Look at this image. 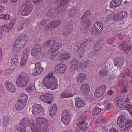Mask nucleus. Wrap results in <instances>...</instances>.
<instances>
[{
    "label": "nucleus",
    "instance_id": "nucleus-1",
    "mask_svg": "<svg viewBox=\"0 0 132 132\" xmlns=\"http://www.w3.org/2000/svg\"><path fill=\"white\" fill-rule=\"evenodd\" d=\"M47 78L44 79L43 83L47 89H50L53 90L56 89L58 87V84L57 79L55 77L52 78L51 80L47 79Z\"/></svg>",
    "mask_w": 132,
    "mask_h": 132
},
{
    "label": "nucleus",
    "instance_id": "nucleus-2",
    "mask_svg": "<svg viewBox=\"0 0 132 132\" xmlns=\"http://www.w3.org/2000/svg\"><path fill=\"white\" fill-rule=\"evenodd\" d=\"M29 78L28 76L20 75L17 78L16 81L17 85L20 87L26 86L29 82Z\"/></svg>",
    "mask_w": 132,
    "mask_h": 132
},
{
    "label": "nucleus",
    "instance_id": "nucleus-3",
    "mask_svg": "<svg viewBox=\"0 0 132 132\" xmlns=\"http://www.w3.org/2000/svg\"><path fill=\"white\" fill-rule=\"evenodd\" d=\"M30 122L28 119L26 117H23L21 120L17 129L21 132H26V129L25 126H28L30 125Z\"/></svg>",
    "mask_w": 132,
    "mask_h": 132
},
{
    "label": "nucleus",
    "instance_id": "nucleus-4",
    "mask_svg": "<svg viewBox=\"0 0 132 132\" xmlns=\"http://www.w3.org/2000/svg\"><path fill=\"white\" fill-rule=\"evenodd\" d=\"M103 25L102 23L96 22L92 28L90 32L93 34H99L103 30Z\"/></svg>",
    "mask_w": 132,
    "mask_h": 132
},
{
    "label": "nucleus",
    "instance_id": "nucleus-5",
    "mask_svg": "<svg viewBox=\"0 0 132 132\" xmlns=\"http://www.w3.org/2000/svg\"><path fill=\"white\" fill-rule=\"evenodd\" d=\"M36 122L38 126L43 127L44 129H47L49 125L47 120L42 117L37 118L36 119Z\"/></svg>",
    "mask_w": 132,
    "mask_h": 132
},
{
    "label": "nucleus",
    "instance_id": "nucleus-6",
    "mask_svg": "<svg viewBox=\"0 0 132 132\" xmlns=\"http://www.w3.org/2000/svg\"><path fill=\"white\" fill-rule=\"evenodd\" d=\"M32 112L34 115L42 114L44 112V110L42 105L39 104H34L32 106Z\"/></svg>",
    "mask_w": 132,
    "mask_h": 132
},
{
    "label": "nucleus",
    "instance_id": "nucleus-7",
    "mask_svg": "<svg viewBox=\"0 0 132 132\" xmlns=\"http://www.w3.org/2000/svg\"><path fill=\"white\" fill-rule=\"evenodd\" d=\"M73 86H71L70 87V90L69 91L64 92L61 94V96L63 98H69L72 97L75 94V92L74 90L76 87L75 83L73 84Z\"/></svg>",
    "mask_w": 132,
    "mask_h": 132
},
{
    "label": "nucleus",
    "instance_id": "nucleus-8",
    "mask_svg": "<svg viewBox=\"0 0 132 132\" xmlns=\"http://www.w3.org/2000/svg\"><path fill=\"white\" fill-rule=\"evenodd\" d=\"M31 5L30 1L27 2L23 5L22 8L23 9L21 12V14L22 16L27 15L30 13L32 10V9L30 7Z\"/></svg>",
    "mask_w": 132,
    "mask_h": 132
},
{
    "label": "nucleus",
    "instance_id": "nucleus-9",
    "mask_svg": "<svg viewBox=\"0 0 132 132\" xmlns=\"http://www.w3.org/2000/svg\"><path fill=\"white\" fill-rule=\"evenodd\" d=\"M25 45L21 40V37H18L14 43L12 49L14 51H18L20 50Z\"/></svg>",
    "mask_w": 132,
    "mask_h": 132
},
{
    "label": "nucleus",
    "instance_id": "nucleus-10",
    "mask_svg": "<svg viewBox=\"0 0 132 132\" xmlns=\"http://www.w3.org/2000/svg\"><path fill=\"white\" fill-rule=\"evenodd\" d=\"M40 99L44 102L48 104H50L53 101L54 97L52 94L46 93L44 95H41L40 96Z\"/></svg>",
    "mask_w": 132,
    "mask_h": 132
},
{
    "label": "nucleus",
    "instance_id": "nucleus-11",
    "mask_svg": "<svg viewBox=\"0 0 132 132\" xmlns=\"http://www.w3.org/2000/svg\"><path fill=\"white\" fill-rule=\"evenodd\" d=\"M66 68L67 66L65 64L59 63L55 66L54 71L56 74H61L65 72Z\"/></svg>",
    "mask_w": 132,
    "mask_h": 132
},
{
    "label": "nucleus",
    "instance_id": "nucleus-12",
    "mask_svg": "<svg viewBox=\"0 0 132 132\" xmlns=\"http://www.w3.org/2000/svg\"><path fill=\"white\" fill-rule=\"evenodd\" d=\"M69 111H63L62 114L61 121L65 125L67 126L70 121V115Z\"/></svg>",
    "mask_w": 132,
    "mask_h": 132
},
{
    "label": "nucleus",
    "instance_id": "nucleus-13",
    "mask_svg": "<svg viewBox=\"0 0 132 132\" xmlns=\"http://www.w3.org/2000/svg\"><path fill=\"white\" fill-rule=\"evenodd\" d=\"M61 21L60 20L52 21L50 22L46 26V30H48L51 28L54 29H55L60 24Z\"/></svg>",
    "mask_w": 132,
    "mask_h": 132
},
{
    "label": "nucleus",
    "instance_id": "nucleus-14",
    "mask_svg": "<svg viewBox=\"0 0 132 132\" xmlns=\"http://www.w3.org/2000/svg\"><path fill=\"white\" fill-rule=\"evenodd\" d=\"M43 70V68L40 66V63L38 62L35 64V68L33 70L31 71L30 73L33 75H37L40 73Z\"/></svg>",
    "mask_w": 132,
    "mask_h": 132
},
{
    "label": "nucleus",
    "instance_id": "nucleus-15",
    "mask_svg": "<svg viewBox=\"0 0 132 132\" xmlns=\"http://www.w3.org/2000/svg\"><path fill=\"white\" fill-rule=\"evenodd\" d=\"M42 50V47L39 44L35 46L32 49L31 51V55L34 56H36L40 54Z\"/></svg>",
    "mask_w": 132,
    "mask_h": 132
},
{
    "label": "nucleus",
    "instance_id": "nucleus-16",
    "mask_svg": "<svg viewBox=\"0 0 132 132\" xmlns=\"http://www.w3.org/2000/svg\"><path fill=\"white\" fill-rule=\"evenodd\" d=\"M126 122V119L124 116H120L117 117V123L120 128H123L125 125Z\"/></svg>",
    "mask_w": 132,
    "mask_h": 132
},
{
    "label": "nucleus",
    "instance_id": "nucleus-17",
    "mask_svg": "<svg viewBox=\"0 0 132 132\" xmlns=\"http://www.w3.org/2000/svg\"><path fill=\"white\" fill-rule=\"evenodd\" d=\"M70 57L69 54L68 53L63 52L59 54L58 57V59L62 62L69 59Z\"/></svg>",
    "mask_w": 132,
    "mask_h": 132
},
{
    "label": "nucleus",
    "instance_id": "nucleus-18",
    "mask_svg": "<svg viewBox=\"0 0 132 132\" xmlns=\"http://www.w3.org/2000/svg\"><path fill=\"white\" fill-rule=\"evenodd\" d=\"M5 84L7 90L12 92H14L15 91V88L11 82L6 80L5 82Z\"/></svg>",
    "mask_w": 132,
    "mask_h": 132
},
{
    "label": "nucleus",
    "instance_id": "nucleus-19",
    "mask_svg": "<svg viewBox=\"0 0 132 132\" xmlns=\"http://www.w3.org/2000/svg\"><path fill=\"white\" fill-rule=\"evenodd\" d=\"M76 101L75 102V105L76 107L79 109L81 108H84L85 105V102L78 96L75 98Z\"/></svg>",
    "mask_w": 132,
    "mask_h": 132
},
{
    "label": "nucleus",
    "instance_id": "nucleus-20",
    "mask_svg": "<svg viewBox=\"0 0 132 132\" xmlns=\"http://www.w3.org/2000/svg\"><path fill=\"white\" fill-rule=\"evenodd\" d=\"M90 88L88 84H83L80 87V92L85 95L88 94Z\"/></svg>",
    "mask_w": 132,
    "mask_h": 132
},
{
    "label": "nucleus",
    "instance_id": "nucleus-21",
    "mask_svg": "<svg viewBox=\"0 0 132 132\" xmlns=\"http://www.w3.org/2000/svg\"><path fill=\"white\" fill-rule=\"evenodd\" d=\"M124 59L122 57L116 58L114 61V66H117L118 68H120L123 64Z\"/></svg>",
    "mask_w": 132,
    "mask_h": 132
},
{
    "label": "nucleus",
    "instance_id": "nucleus-22",
    "mask_svg": "<svg viewBox=\"0 0 132 132\" xmlns=\"http://www.w3.org/2000/svg\"><path fill=\"white\" fill-rule=\"evenodd\" d=\"M87 127V124L84 122H81L78 123L76 127V130L77 131H79L82 129L85 130Z\"/></svg>",
    "mask_w": 132,
    "mask_h": 132
},
{
    "label": "nucleus",
    "instance_id": "nucleus-23",
    "mask_svg": "<svg viewBox=\"0 0 132 132\" xmlns=\"http://www.w3.org/2000/svg\"><path fill=\"white\" fill-rule=\"evenodd\" d=\"M48 53L51 54V57L53 59L59 53V49H56L54 48V46H52L48 50Z\"/></svg>",
    "mask_w": 132,
    "mask_h": 132
},
{
    "label": "nucleus",
    "instance_id": "nucleus-24",
    "mask_svg": "<svg viewBox=\"0 0 132 132\" xmlns=\"http://www.w3.org/2000/svg\"><path fill=\"white\" fill-rule=\"evenodd\" d=\"M70 64L71 65L70 69L72 70H75L78 68L79 63L77 59H73L71 61Z\"/></svg>",
    "mask_w": 132,
    "mask_h": 132
},
{
    "label": "nucleus",
    "instance_id": "nucleus-25",
    "mask_svg": "<svg viewBox=\"0 0 132 132\" xmlns=\"http://www.w3.org/2000/svg\"><path fill=\"white\" fill-rule=\"evenodd\" d=\"M122 0H112L110 5V7L113 8L119 6L121 4Z\"/></svg>",
    "mask_w": 132,
    "mask_h": 132
},
{
    "label": "nucleus",
    "instance_id": "nucleus-26",
    "mask_svg": "<svg viewBox=\"0 0 132 132\" xmlns=\"http://www.w3.org/2000/svg\"><path fill=\"white\" fill-rule=\"evenodd\" d=\"M26 104V103L22 102V100H18L15 105L16 109L18 111L21 110L24 107Z\"/></svg>",
    "mask_w": 132,
    "mask_h": 132
},
{
    "label": "nucleus",
    "instance_id": "nucleus-27",
    "mask_svg": "<svg viewBox=\"0 0 132 132\" xmlns=\"http://www.w3.org/2000/svg\"><path fill=\"white\" fill-rule=\"evenodd\" d=\"M57 110L56 104H53L49 111V115L51 117H53L55 115Z\"/></svg>",
    "mask_w": 132,
    "mask_h": 132
},
{
    "label": "nucleus",
    "instance_id": "nucleus-28",
    "mask_svg": "<svg viewBox=\"0 0 132 132\" xmlns=\"http://www.w3.org/2000/svg\"><path fill=\"white\" fill-rule=\"evenodd\" d=\"M86 78V76L82 73H81L78 75L76 78L73 79L74 81H76V82L83 81Z\"/></svg>",
    "mask_w": 132,
    "mask_h": 132
},
{
    "label": "nucleus",
    "instance_id": "nucleus-29",
    "mask_svg": "<svg viewBox=\"0 0 132 132\" xmlns=\"http://www.w3.org/2000/svg\"><path fill=\"white\" fill-rule=\"evenodd\" d=\"M18 56L16 54H14L12 57L11 60V63L12 65H17L18 64Z\"/></svg>",
    "mask_w": 132,
    "mask_h": 132
},
{
    "label": "nucleus",
    "instance_id": "nucleus-30",
    "mask_svg": "<svg viewBox=\"0 0 132 132\" xmlns=\"http://www.w3.org/2000/svg\"><path fill=\"white\" fill-rule=\"evenodd\" d=\"M56 43L55 40H54L51 41V40H49L46 42L43 45L44 47L48 48L51 46H53Z\"/></svg>",
    "mask_w": 132,
    "mask_h": 132
},
{
    "label": "nucleus",
    "instance_id": "nucleus-31",
    "mask_svg": "<svg viewBox=\"0 0 132 132\" xmlns=\"http://www.w3.org/2000/svg\"><path fill=\"white\" fill-rule=\"evenodd\" d=\"M111 17L112 18L113 20L116 21H117L121 19L119 13L117 14L113 13L111 14Z\"/></svg>",
    "mask_w": 132,
    "mask_h": 132
},
{
    "label": "nucleus",
    "instance_id": "nucleus-32",
    "mask_svg": "<svg viewBox=\"0 0 132 132\" xmlns=\"http://www.w3.org/2000/svg\"><path fill=\"white\" fill-rule=\"evenodd\" d=\"M20 96V100H22L25 103H26L28 100L27 95L24 93H22L19 95Z\"/></svg>",
    "mask_w": 132,
    "mask_h": 132
},
{
    "label": "nucleus",
    "instance_id": "nucleus-33",
    "mask_svg": "<svg viewBox=\"0 0 132 132\" xmlns=\"http://www.w3.org/2000/svg\"><path fill=\"white\" fill-rule=\"evenodd\" d=\"M97 89L103 96L106 90V85L105 84H104L102 85L101 86Z\"/></svg>",
    "mask_w": 132,
    "mask_h": 132
},
{
    "label": "nucleus",
    "instance_id": "nucleus-34",
    "mask_svg": "<svg viewBox=\"0 0 132 132\" xmlns=\"http://www.w3.org/2000/svg\"><path fill=\"white\" fill-rule=\"evenodd\" d=\"M10 15L8 14H2L0 15V18L2 20L8 21L10 19Z\"/></svg>",
    "mask_w": 132,
    "mask_h": 132
},
{
    "label": "nucleus",
    "instance_id": "nucleus-35",
    "mask_svg": "<svg viewBox=\"0 0 132 132\" xmlns=\"http://www.w3.org/2000/svg\"><path fill=\"white\" fill-rule=\"evenodd\" d=\"M132 126V122L130 119H128L127 120L126 124L125 127V129L128 130Z\"/></svg>",
    "mask_w": 132,
    "mask_h": 132
},
{
    "label": "nucleus",
    "instance_id": "nucleus-36",
    "mask_svg": "<svg viewBox=\"0 0 132 132\" xmlns=\"http://www.w3.org/2000/svg\"><path fill=\"white\" fill-rule=\"evenodd\" d=\"M35 88L33 84H29L26 87V90L28 92H30L33 91Z\"/></svg>",
    "mask_w": 132,
    "mask_h": 132
},
{
    "label": "nucleus",
    "instance_id": "nucleus-37",
    "mask_svg": "<svg viewBox=\"0 0 132 132\" xmlns=\"http://www.w3.org/2000/svg\"><path fill=\"white\" fill-rule=\"evenodd\" d=\"M21 37V40L23 41V43L25 44V45L28 42V37L27 35H23L20 37Z\"/></svg>",
    "mask_w": 132,
    "mask_h": 132
},
{
    "label": "nucleus",
    "instance_id": "nucleus-38",
    "mask_svg": "<svg viewBox=\"0 0 132 132\" xmlns=\"http://www.w3.org/2000/svg\"><path fill=\"white\" fill-rule=\"evenodd\" d=\"M27 59L28 58L24 57V56H22L20 62V65L24 66L26 63Z\"/></svg>",
    "mask_w": 132,
    "mask_h": 132
},
{
    "label": "nucleus",
    "instance_id": "nucleus-39",
    "mask_svg": "<svg viewBox=\"0 0 132 132\" xmlns=\"http://www.w3.org/2000/svg\"><path fill=\"white\" fill-rule=\"evenodd\" d=\"M77 12V11L75 8H73L71 9L69 13V16H67L68 18H70L73 16Z\"/></svg>",
    "mask_w": 132,
    "mask_h": 132
},
{
    "label": "nucleus",
    "instance_id": "nucleus-40",
    "mask_svg": "<svg viewBox=\"0 0 132 132\" xmlns=\"http://www.w3.org/2000/svg\"><path fill=\"white\" fill-rule=\"evenodd\" d=\"M97 89H96L94 91L95 96L98 98L101 97L103 96V95Z\"/></svg>",
    "mask_w": 132,
    "mask_h": 132
},
{
    "label": "nucleus",
    "instance_id": "nucleus-41",
    "mask_svg": "<svg viewBox=\"0 0 132 132\" xmlns=\"http://www.w3.org/2000/svg\"><path fill=\"white\" fill-rule=\"evenodd\" d=\"M121 19L127 18L128 16L127 13L126 11H123L119 13Z\"/></svg>",
    "mask_w": 132,
    "mask_h": 132
},
{
    "label": "nucleus",
    "instance_id": "nucleus-42",
    "mask_svg": "<svg viewBox=\"0 0 132 132\" xmlns=\"http://www.w3.org/2000/svg\"><path fill=\"white\" fill-rule=\"evenodd\" d=\"M103 42H101L100 43L96 44L94 47V49L96 51L100 50L101 47L102 46Z\"/></svg>",
    "mask_w": 132,
    "mask_h": 132
},
{
    "label": "nucleus",
    "instance_id": "nucleus-43",
    "mask_svg": "<svg viewBox=\"0 0 132 132\" xmlns=\"http://www.w3.org/2000/svg\"><path fill=\"white\" fill-rule=\"evenodd\" d=\"M98 74L102 76H104L107 74L106 70L104 67L103 69L100 70L98 72Z\"/></svg>",
    "mask_w": 132,
    "mask_h": 132
},
{
    "label": "nucleus",
    "instance_id": "nucleus-44",
    "mask_svg": "<svg viewBox=\"0 0 132 132\" xmlns=\"http://www.w3.org/2000/svg\"><path fill=\"white\" fill-rule=\"evenodd\" d=\"M101 111V109L98 107H96L93 110L92 113L94 115H96L100 113Z\"/></svg>",
    "mask_w": 132,
    "mask_h": 132
},
{
    "label": "nucleus",
    "instance_id": "nucleus-45",
    "mask_svg": "<svg viewBox=\"0 0 132 132\" xmlns=\"http://www.w3.org/2000/svg\"><path fill=\"white\" fill-rule=\"evenodd\" d=\"M29 53V49L28 48H26L24 50L23 54L22 56H24V57L28 58V54Z\"/></svg>",
    "mask_w": 132,
    "mask_h": 132
},
{
    "label": "nucleus",
    "instance_id": "nucleus-46",
    "mask_svg": "<svg viewBox=\"0 0 132 132\" xmlns=\"http://www.w3.org/2000/svg\"><path fill=\"white\" fill-rule=\"evenodd\" d=\"M69 2V0H62L61 2L60 3V5L58 6L57 7V9H58L59 7L62 6H64L68 3Z\"/></svg>",
    "mask_w": 132,
    "mask_h": 132
},
{
    "label": "nucleus",
    "instance_id": "nucleus-47",
    "mask_svg": "<svg viewBox=\"0 0 132 132\" xmlns=\"http://www.w3.org/2000/svg\"><path fill=\"white\" fill-rule=\"evenodd\" d=\"M125 108L128 111L130 114L132 115V106L129 104H127L125 106Z\"/></svg>",
    "mask_w": 132,
    "mask_h": 132
},
{
    "label": "nucleus",
    "instance_id": "nucleus-48",
    "mask_svg": "<svg viewBox=\"0 0 132 132\" xmlns=\"http://www.w3.org/2000/svg\"><path fill=\"white\" fill-rule=\"evenodd\" d=\"M15 21V20L14 19H12L9 22L8 26L11 28L12 29Z\"/></svg>",
    "mask_w": 132,
    "mask_h": 132
},
{
    "label": "nucleus",
    "instance_id": "nucleus-49",
    "mask_svg": "<svg viewBox=\"0 0 132 132\" xmlns=\"http://www.w3.org/2000/svg\"><path fill=\"white\" fill-rule=\"evenodd\" d=\"M83 23L84 24V27H88L91 24L90 20H85Z\"/></svg>",
    "mask_w": 132,
    "mask_h": 132
},
{
    "label": "nucleus",
    "instance_id": "nucleus-50",
    "mask_svg": "<svg viewBox=\"0 0 132 132\" xmlns=\"http://www.w3.org/2000/svg\"><path fill=\"white\" fill-rule=\"evenodd\" d=\"M117 104L120 108H121L124 105V102L121 100H119L118 101Z\"/></svg>",
    "mask_w": 132,
    "mask_h": 132
},
{
    "label": "nucleus",
    "instance_id": "nucleus-51",
    "mask_svg": "<svg viewBox=\"0 0 132 132\" xmlns=\"http://www.w3.org/2000/svg\"><path fill=\"white\" fill-rule=\"evenodd\" d=\"M7 26V24H3L0 27V32L2 33L4 32L5 29Z\"/></svg>",
    "mask_w": 132,
    "mask_h": 132
},
{
    "label": "nucleus",
    "instance_id": "nucleus-52",
    "mask_svg": "<svg viewBox=\"0 0 132 132\" xmlns=\"http://www.w3.org/2000/svg\"><path fill=\"white\" fill-rule=\"evenodd\" d=\"M62 46V44L61 43H57L54 45L52 46H54V48L56 49H59Z\"/></svg>",
    "mask_w": 132,
    "mask_h": 132
},
{
    "label": "nucleus",
    "instance_id": "nucleus-53",
    "mask_svg": "<svg viewBox=\"0 0 132 132\" xmlns=\"http://www.w3.org/2000/svg\"><path fill=\"white\" fill-rule=\"evenodd\" d=\"M125 73L127 76L131 78V72L129 69H126L125 70Z\"/></svg>",
    "mask_w": 132,
    "mask_h": 132
},
{
    "label": "nucleus",
    "instance_id": "nucleus-54",
    "mask_svg": "<svg viewBox=\"0 0 132 132\" xmlns=\"http://www.w3.org/2000/svg\"><path fill=\"white\" fill-rule=\"evenodd\" d=\"M92 40L91 39H86L85 40H84L83 41V44H81V45H82V47H84L83 45H84L85 46V44H87V43H90L92 42Z\"/></svg>",
    "mask_w": 132,
    "mask_h": 132
},
{
    "label": "nucleus",
    "instance_id": "nucleus-55",
    "mask_svg": "<svg viewBox=\"0 0 132 132\" xmlns=\"http://www.w3.org/2000/svg\"><path fill=\"white\" fill-rule=\"evenodd\" d=\"M13 71V69H8L6 70L5 71V73L6 75H8L9 74L11 73Z\"/></svg>",
    "mask_w": 132,
    "mask_h": 132
},
{
    "label": "nucleus",
    "instance_id": "nucleus-56",
    "mask_svg": "<svg viewBox=\"0 0 132 132\" xmlns=\"http://www.w3.org/2000/svg\"><path fill=\"white\" fill-rule=\"evenodd\" d=\"M53 76V74L52 73H49L48 75L45 77L44 78L45 79L46 78H47V79H49L48 78H50L49 80H51L52 79V78H53L54 77L52 78H51V77Z\"/></svg>",
    "mask_w": 132,
    "mask_h": 132
},
{
    "label": "nucleus",
    "instance_id": "nucleus-57",
    "mask_svg": "<svg viewBox=\"0 0 132 132\" xmlns=\"http://www.w3.org/2000/svg\"><path fill=\"white\" fill-rule=\"evenodd\" d=\"M87 17V15H85V13H83L82 15V16L81 18V21L82 23L83 22L85 21L86 20Z\"/></svg>",
    "mask_w": 132,
    "mask_h": 132
},
{
    "label": "nucleus",
    "instance_id": "nucleus-58",
    "mask_svg": "<svg viewBox=\"0 0 132 132\" xmlns=\"http://www.w3.org/2000/svg\"><path fill=\"white\" fill-rule=\"evenodd\" d=\"M82 45H79V43H77L75 45V49H76V48H77L78 50H79L81 48H81H82Z\"/></svg>",
    "mask_w": 132,
    "mask_h": 132
},
{
    "label": "nucleus",
    "instance_id": "nucleus-59",
    "mask_svg": "<svg viewBox=\"0 0 132 132\" xmlns=\"http://www.w3.org/2000/svg\"><path fill=\"white\" fill-rule=\"evenodd\" d=\"M12 29L7 26V27L5 28L4 32L6 33H8L9 31H10Z\"/></svg>",
    "mask_w": 132,
    "mask_h": 132
},
{
    "label": "nucleus",
    "instance_id": "nucleus-60",
    "mask_svg": "<svg viewBox=\"0 0 132 132\" xmlns=\"http://www.w3.org/2000/svg\"><path fill=\"white\" fill-rule=\"evenodd\" d=\"M31 129L32 132H40V129H38L36 128H33L31 127Z\"/></svg>",
    "mask_w": 132,
    "mask_h": 132
},
{
    "label": "nucleus",
    "instance_id": "nucleus-61",
    "mask_svg": "<svg viewBox=\"0 0 132 132\" xmlns=\"http://www.w3.org/2000/svg\"><path fill=\"white\" fill-rule=\"evenodd\" d=\"M128 86H125L124 87H123V89L121 90V92H123V93H126L127 92V89L128 88Z\"/></svg>",
    "mask_w": 132,
    "mask_h": 132
},
{
    "label": "nucleus",
    "instance_id": "nucleus-62",
    "mask_svg": "<svg viewBox=\"0 0 132 132\" xmlns=\"http://www.w3.org/2000/svg\"><path fill=\"white\" fill-rule=\"evenodd\" d=\"M3 53L2 48L0 47V61L2 60L3 57Z\"/></svg>",
    "mask_w": 132,
    "mask_h": 132
},
{
    "label": "nucleus",
    "instance_id": "nucleus-63",
    "mask_svg": "<svg viewBox=\"0 0 132 132\" xmlns=\"http://www.w3.org/2000/svg\"><path fill=\"white\" fill-rule=\"evenodd\" d=\"M71 33V30L70 31L67 30L66 32H64L63 33V35L65 36H66L68 34H70Z\"/></svg>",
    "mask_w": 132,
    "mask_h": 132
},
{
    "label": "nucleus",
    "instance_id": "nucleus-64",
    "mask_svg": "<svg viewBox=\"0 0 132 132\" xmlns=\"http://www.w3.org/2000/svg\"><path fill=\"white\" fill-rule=\"evenodd\" d=\"M46 19H44L42 20L41 21L40 23L42 25H44L46 23Z\"/></svg>",
    "mask_w": 132,
    "mask_h": 132
}]
</instances>
